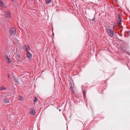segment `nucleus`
I'll return each instance as SVG.
<instances>
[{"mask_svg":"<svg viewBox=\"0 0 130 130\" xmlns=\"http://www.w3.org/2000/svg\"><path fill=\"white\" fill-rule=\"evenodd\" d=\"M83 94L84 95H85V92L84 91H83Z\"/></svg>","mask_w":130,"mask_h":130,"instance_id":"nucleus-19","label":"nucleus"},{"mask_svg":"<svg viewBox=\"0 0 130 130\" xmlns=\"http://www.w3.org/2000/svg\"><path fill=\"white\" fill-rule=\"evenodd\" d=\"M118 18L119 20H121V16L120 15H119Z\"/></svg>","mask_w":130,"mask_h":130,"instance_id":"nucleus-15","label":"nucleus"},{"mask_svg":"<svg viewBox=\"0 0 130 130\" xmlns=\"http://www.w3.org/2000/svg\"><path fill=\"white\" fill-rule=\"evenodd\" d=\"M9 32L11 35H15L16 34L15 29L14 28H11L10 29Z\"/></svg>","mask_w":130,"mask_h":130,"instance_id":"nucleus-2","label":"nucleus"},{"mask_svg":"<svg viewBox=\"0 0 130 130\" xmlns=\"http://www.w3.org/2000/svg\"><path fill=\"white\" fill-rule=\"evenodd\" d=\"M5 57L7 61L9 63H10L11 62V61L9 58L7 56H6V55H5Z\"/></svg>","mask_w":130,"mask_h":130,"instance_id":"nucleus-9","label":"nucleus"},{"mask_svg":"<svg viewBox=\"0 0 130 130\" xmlns=\"http://www.w3.org/2000/svg\"><path fill=\"white\" fill-rule=\"evenodd\" d=\"M37 101V98H35V99L33 101H34V102H36V101Z\"/></svg>","mask_w":130,"mask_h":130,"instance_id":"nucleus-14","label":"nucleus"},{"mask_svg":"<svg viewBox=\"0 0 130 130\" xmlns=\"http://www.w3.org/2000/svg\"><path fill=\"white\" fill-rule=\"evenodd\" d=\"M27 56L28 58L30 59L32 57V54L29 52H27Z\"/></svg>","mask_w":130,"mask_h":130,"instance_id":"nucleus-6","label":"nucleus"},{"mask_svg":"<svg viewBox=\"0 0 130 130\" xmlns=\"http://www.w3.org/2000/svg\"><path fill=\"white\" fill-rule=\"evenodd\" d=\"M120 36H122V34H121V35H120Z\"/></svg>","mask_w":130,"mask_h":130,"instance_id":"nucleus-20","label":"nucleus"},{"mask_svg":"<svg viewBox=\"0 0 130 130\" xmlns=\"http://www.w3.org/2000/svg\"><path fill=\"white\" fill-rule=\"evenodd\" d=\"M119 48H120V49H121V50H122V49H123L121 47V46Z\"/></svg>","mask_w":130,"mask_h":130,"instance_id":"nucleus-17","label":"nucleus"},{"mask_svg":"<svg viewBox=\"0 0 130 130\" xmlns=\"http://www.w3.org/2000/svg\"><path fill=\"white\" fill-rule=\"evenodd\" d=\"M6 90V88L3 86H2L0 88V90Z\"/></svg>","mask_w":130,"mask_h":130,"instance_id":"nucleus-10","label":"nucleus"},{"mask_svg":"<svg viewBox=\"0 0 130 130\" xmlns=\"http://www.w3.org/2000/svg\"><path fill=\"white\" fill-rule=\"evenodd\" d=\"M106 31L108 35L111 37H112L114 34V32L113 30L109 27L106 28Z\"/></svg>","mask_w":130,"mask_h":130,"instance_id":"nucleus-1","label":"nucleus"},{"mask_svg":"<svg viewBox=\"0 0 130 130\" xmlns=\"http://www.w3.org/2000/svg\"><path fill=\"white\" fill-rule=\"evenodd\" d=\"M13 79L14 80L15 82L18 84L19 85L20 83L19 82L18 80L14 76H13Z\"/></svg>","mask_w":130,"mask_h":130,"instance_id":"nucleus-8","label":"nucleus"},{"mask_svg":"<svg viewBox=\"0 0 130 130\" xmlns=\"http://www.w3.org/2000/svg\"><path fill=\"white\" fill-rule=\"evenodd\" d=\"M23 48L26 52H29V51L30 50V49L29 46L28 45H24L23 46Z\"/></svg>","mask_w":130,"mask_h":130,"instance_id":"nucleus-3","label":"nucleus"},{"mask_svg":"<svg viewBox=\"0 0 130 130\" xmlns=\"http://www.w3.org/2000/svg\"><path fill=\"white\" fill-rule=\"evenodd\" d=\"M122 19H121V20H119V21L121 23V22H122Z\"/></svg>","mask_w":130,"mask_h":130,"instance_id":"nucleus-18","label":"nucleus"},{"mask_svg":"<svg viewBox=\"0 0 130 130\" xmlns=\"http://www.w3.org/2000/svg\"><path fill=\"white\" fill-rule=\"evenodd\" d=\"M5 15L6 18L9 17H10V13L9 11H7L5 13Z\"/></svg>","mask_w":130,"mask_h":130,"instance_id":"nucleus-5","label":"nucleus"},{"mask_svg":"<svg viewBox=\"0 0 130 130\" xmlns=\"http://www.w3.org/2000/svg\"><path fill=\"white\" fill-rule=\"evenodd\" d=\"M94 20V19H92V20L93 21V20Z\"/></svg>","mask_w":130,"mask_h":130,"instance_id":"nucleus-21","label":"nucleus"},{"mask_svg":"<svg viewBox=\"0 0 130 130\" xmlns=\"http://www.w3.org/2000/svg\"><path fill=\"white\" fill-rule=\"evenodd\" d=\"M4 102L7 103H9V100L8 99H5L4 100Z\"/></svg>","mask_w":130,"mask_h":130,"instance_id":"nucleus-12","label":"nucleus"},{"mask_svg":"<svg viewBox=\"0 0 130 130\" xmlns=\"http://www.w3.org/2000/svg\"><path fill=\"white\" fill-rule=\"evenodd\" d=\"M60 109H59V111H60Z\"/></svg>","mask_w":130,"mask_h":130,"instance_id":"nucleus-23","label":"nucleus"},{"mask_svg":"<svg viewBox=\"0 0 130 130\" xmlns=\"http://www.w3.org/2000/svg\"><path fill=\"white\" fill-rule=\"evenodd\" d=\"M35 110L32 109H30L29 111L30 113L32 115H35Z\"/></svg>","mask_w":130,"mask_h":130,"instance_id":"nucleus-4","label":"nucleus"},{"mask_svg":"<svg viewBox=\"0 0 130 130\" xmlns=\"http://www.w3.org/2000/svg\"><path fill=\"white\" fill-rule=\"evenodd\" d=\"M17 56L18 57H20V55L19 54H18L17 55Z\"/></svg>","mask_w":130,"mask_h":130,"instance_id":"nucleus-16","label":"nucleus"},{"mask_svg":"<svg viewBox=\"0 0 130 130\" xmlns=\"http://www.w3.org/2000/svg\"><path fill=\"white\" fill-rule=\"evenodd\" d=\"M51 2V0H46V3L47 4L50 3Z\"/></svg>","mask_w":130,"mask_h":130,"instance_id":"nucleus-11","label":"nucleus"},{"mask_svg":"<svg viewBox=\"0 0 130 130\" xmlns=\"http://www.w3.org/2000/svg\"><path fill=\"white\" fill-rule=\"evenodd\" d=\"M8 77L9 78V75H8Z\"/></svg>","mask_w":130,"mask_h":130,"instance_id":"nucleus-22","label":"nucleus"},{"mask_svg":"<svg viewBox=\"0 0 130 130\" xmlns=\"http://www.w3.org/2000/svg\"><path fill=\"white\" fill-rule=\"evenodd\" d=\"M19 99L20 101L22 100L23 99L22 97L21 96H20Z\"/></svg>","mask_w":130,"mask_h":130,"instance_id":"nucleus-13","label":"nucleus"},{"mask_svg":"<svg viewBox=\"0 0 130 130\" xmlns=\"http://www.w3.org/2000/svg\"><path fill=\"white\" fill-rule=\"evenodd\" d=\"M0 6L1 7L3 8H5L6 7L5 4L2 1L0 2Z\"/></svg>","mask_w":130,"mask_h":130,"instance_id":"nucleus-7","label":"nucleus"}]
</instances>
